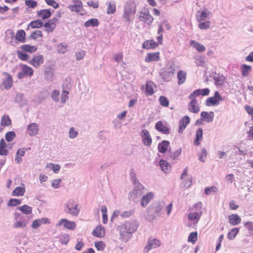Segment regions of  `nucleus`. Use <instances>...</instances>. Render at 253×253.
I'll return each instance as SVG.
<instances>
[{"label":"nucleus","mask_w":253,"mask_h":253,"mask_svg":"<svg viewBox=\"0 0 253 253\" xmlns=\"http://www.w3.org/2000/svg\"><path fill=\"white\" fill-rule=\"evenodd\" d=\"M139 225L137 220L132 219L119 226L117 230L119 231L120 238L123 241L127 242L131 238V234L137 230Z\"/></svg>","instance_id":"obj_1"},{"label":"nucleus","mask_w":253,"mask_h":253,"mask_svg":"<svg viewBox=\"0 0 253 253\" xmlns=\"http://www.w3.org/2000/svg\"><path fill=\"white\" fill-rule=\"evenodd\" d=\"M37 2L34 0H26L25 4L30 8H34L37 5Z\"/></svg>","instance_id":"obj_54"},{"label":"nucleus","mask_w":253,"mask_h":253,"mask_svg":"<svg viewBox=\"0 0 253 253\" xmlns=\"http://www.w3.org/2000/svg\"><path fill=\"white\" fill-rule=\"evenodd\" d=\"M154 84L151 81H147L145 84V94L147 96L152 95L154 93Z\"/></svg>","instance_id":"obj_20"},{"label":"nucleus","mask_w":253,"mask_h":253,"mask_svg":"<svg viewBox=\"0 0 253 253\" xmlns=\"http://www.w3.org/2000/svg\"><path fill=\"white\" fill-rule=\"evenodd\" d=\"M61 243L62 244L66 245L68 243L70 237L68 234H64L61 237Z\"/></svg>","instance_id":"obj_61"},{"label":"nucleus","mask_w":253,"mask_h":253,"mask_svg":"<svg viewBox=\"0 0 253 253\" xmlns=\"http://www.w3.org/2000/svg\"><path fill=\"white\" fill-rule=\"evenodd\" d=\"M134 213V210L131 209L128 211H124L120 213V216L123 218H128Z\"/></svg>","instance_id":"obj_47"},{"label":"nucleus","mask_w":253,"mask_h":253,"mask_svg":"<svg viewBox=\"0 0 253 253\" xmlns=\"http://www.w3.org/2000/svg\"><path fill=\"white\" fill-rule=\"evenodd\" d=\"M59 91L54 90L51 95V98L54 101H58L59 100Z\"/></svg>","instance_id":"obj_64"},{"label":"nucleus","mask_w":253,"mask_h":253,"mask_svg":"<svg viewBox=\"0 0 253 253\" xmlns=\"http://www.w3.org/2000/svg\"><path fill=\"white\" fill-rule=\"evenodd\" d=\"M107 3L108 4V5L107 9V13L108 14H114L116 10L115 2L114 1H111Z\"/></svg>","instance_id":"obj_38"},{"label":"nucleus","mask_w":253,"mask_h":253,"mask_svg":"<svg viewBox=\"0 0 253 253\" xmlns=\"http://www.w3.org/2000/svg\"><path fill=\"white\" fill-rule=\"evenodd\" d=\"M214 116V114L212 111L210 112L203 111L201 113V117L204 119V121L207 123L212 122L213 120Z\"/></svg>","instance_id":"obj_16"},{"label":"nucleus","mask_w":253,"mask_h":253,"mask_svg":"<svg viewBox=\"0 0 253 253\" xmlns=\"http://www.w3.org/2000/svg\"><path fill=\"white\" fill-rule=\"evenodd\" d=\"M136 12V5L133 1L129 0L126 3L124 7L123 18L126 22L130 21V15L135 14Z\"/></svg>","instance_id":"obj_2"},{"label":"nucleus","mask_w":253,"mask_h":253,"mask_svg":"<svg viewBox=\"0 0 253 253\" xmlns=\"http://www.w3.org/2000/svg\"><path fill=\"white\" fill-rule=\"evenodd\" d=\"M203 129L202 128H199L196 132V137L194 140V144L195 145H199L200 144V142L203 138Z\"/></svg>","instance_id":"obj_30"},{"label":"nucleus","mask_w":253,"mask_h":253,"mask_svg":"<svg viewBox=\"0 0 253 253\" xmlns=\"http://www.w3.org/2000/svg\"><path fill=\"white\" fill-rule=\"evenodd\" d=\"M177 79L178 84H183L186 79V73L184 71H179L177 73Z\"/></svg>","instance_id":"obj_32"},{"label":"nucleus","mask_w":253,"mask_h":253,"mask_svg":"<svg viewBox=\"0 0 253 253\" xmlns=\"http://www.w3.org/2000/svg\"><path fill=\"white\" fill-rule=\"evenodd\" d=\"M198 12L200 13V14L197 16L198 20H204L207 17V13L205 10H203L201 12L199 11Z\"/></svg>","instance_id":"obj_58"},{"label":"nucleus","mask_w":253,"mask_h":253,"mask_svg":"<svg viewBox=\"0 0 253 253\" xmlns=\"http://www.w3.org/2000/svg\"><path fill=\"white\" fill-rule=\"evenodd\" d=\"M63 223L64 227L68 229L73 230L76 228V223L75 222L69 221L65 218L60 219L57 223V225L60 226Z\"/></svg>","instance_id":"obj_11"},{"label":"nucleus","mask_w":253,"mask_h":253,"mask_svg":"<svg viewBox=\"0 0 253 253\" xmlns=\"http://www.w3.org/2000/svg\"><path fill=\"white\" fill-rule=\"evenodd\" d=\"M223 100L218 91L214 92V96L209 97L206 101V105L207 106H216L219 104L220 102Z\"/></svg>","instance_id":"obj_6"},{"label":"nucleus","mask_w":253,"mask_h":253,"mask_svg":"<svg viewBox=\"0 0 253 253\" xmlns=\"http://www.w3.org/2000/svg\"><path fill=\"white\" fill-rule=\"evenodd\" d=\"M39 129V126L37 123H31L27 126L28 134L31 136L37 135L38 133Z\"/></svg>","instance_id":"obj_13"},{"label":"nucleus","mask_w":253,"mask_h":253,"mask_svg":"<svg viewBox=\"0 0 253 253\" xmlns=\"http://www.w3.org/2000/svg\"><path fill=\"white\" fill-rule=\"evenodd\" d=\"M169 144V142L167 140H163L161 142L159 143L158 146L159 152L163 154L165 153L168 150Z\"/></svg>","instance_id":"obj_21"},{"label":"nucleus","mask_w":253,"mask_h":253,"mask_svg":"<svg viewBox=\"0 0 253 253\" xmlns=\"http://www.w3.org/2000/svg\"><path fill=\"white\" fill-rule=\"evenodd\" d=\"M28 224V221L26 219H22L21 220H17L13 224V227L15 228H24Z\"/></svg>","instance_id":"obj_37"},{"label":"nucleus","mask_w":253,"mask_h":253,"mask_svg":"<svg viewBox=\"0 0 253 253\" xmlns=\"http://www.w3.org/2000/svg\"><path fill=\"white\" fill-rule=\"evenodd\" d=\"M7 75L6 78L3 81V85L5 89H10L13 85V80L11 75L8 73H6Z\"/></svg>","instance_id":"obj_23"},{"label":"nucleus","mask_w":253,"mask_h":253,"mask_svg":"<svg viewBox=\"0 0 253 253\" xmlns=\"http://www.w3.org/2000/svg\"><path fill=\"white\" fill-rule=\"evenodd\" d=\"M210 22L207 21L204 22H201L199 24V28L201 29H208L210 27Z\"/></svg>","instance_id":"obj_55"},{"label":"nucleus","mask_w":253,"mask_h":253,"mask_svg":"<svg viewBox=\"0 0 253 253\" xmlns=\"http://www.w3.org/2000/svg\"><path fill=\"white\" fill-rule=\"evenodd\" d=\"M134 186V189L130 192L129 194L133 200L142 194L141 190L143 188V185L138 181L133 182Z\"/></svg>","instance_id":"obj_7"},{"label":"nucleus","mask_w":253,"mask_h":253,"mask_svg":"<svg viewBox=\"0 0 253 253\" xmlns=\"http://www.w3.org/2000/svg\"><path fill=\"white\" fill-rule=\"evenodd\" d=\"M129 175L132 182L138 181L137 179L135 171L133 169H130Z\"/></svg>","instance_id":"obj_62"},{"label":"nucleus","mask_w":253,"mask_h":253,"mask_svg":"<svg viewBox=\"0 0 253 253\" xmlns=\"http://www.w3.org/2000/svg\"><path fill=\"white\" fill-rule=\"evenodd\" d=\"M190 119L189 116H185L179 122V126L185 128L190 123Z\"/></svg>","instance_id":"obj_39"},{"label":"nucleus","mask_w":253,"mask_h":253,"mask_svg":"<svg viewBox=\"0 0 253 253\" xmlns=\"http://www.w3.org/2000/svg\"><path fill=\"white\" fill-rule=\"evenodd\" d=\"M153 198L154 194L152 192H149L143 196L141 201V206L145 207L148 205L150 201Z\"/></svg>","instance_id":"obj_18"},{"label":"nucleus","mask_w":253,"mask_h":253,"mask_svg":"<svg viewBox=\"0 0 253 253\" xmlns=\"http://www.w3.org/2000/svg\"><path fill=\"white\" fill-rule=\"evenodd\" d=\"M139 19L148 25H150L152 23L154 19L148 10L145 12H140Z\"/></svg>","instance_id":"obj_9"},{"label":"nucleus","mask_w":253,"mask_h":253,"mask_svg":"<svg viewBox=\"0 0 253 253\" xmlns=\"http://www.w3.org/2000/svg\"><path fill=\"white\" fill-rule=\"evenodd\" d=\"M190 45L192 47L195 48V49L198 51L200 52H204L206 50V48L203 44H202L195 41H191L190 42Z\"/></svg>","instance_id":"obj_31"},{"label":"nucleus","mask_w":253,"mask_h":253,"mask_svg":"<svg viewBox=\"0 0 253 253\" xmlns=\"http://www.w3.org/2000/svg\"><path fill=\"white\" fill-rule=\"evenodd\" d=\"M22 69L27 76H31L33 75L34 72L32 68L26 65H23Z\"/></svg>","instance_id":"obj_44"},{"label":"nucleus","mask_w":253,"mask_h":253,"mask_svg":"<svg viewBox=\"0 0 253 253\" xmlns=\"http://www.w3.org/2000/svg\"><path fill=\"white\" fill-rule=\"evenodd\" d=\"M21 203V200L19 199H11L7 203V205L9 207H14L20 205Z\"/></svg>","instance_id":"obj_51"},{"label":"nucleus","mask_w":253,"mask_h":253,"mask_svg":"<svg viewBox=\"0 0 253 253\" xmlns=\"http://www.w3.org/2000/svg\"><path fill=\"white\" fill-rule=\"evenodd\" d=\"M68 8L72 11L79 12L83 9V6H80L77 4H70L68 6Z\"/></svg>","instance_id":"obj_46"},{"label":"nucleus","mask_w":253,"mask_h":253,"mask_svg":"<svg viewBox=\"0 0 253 253\" xmlns=\"http://www.w3.org/2000/svg\"><path fill=\"white\" fill-rule=\"evenodd\" d=\"M159 101L162 106L164 107L169 106V101L166 97L163 95L159 97Z\"/></svg>","instance_id":"obj_49"},{"label":"nucleus","mask_w":253,"mask_h":253,"mask_svg":"<svg viewBox=\"0 0 253 253\" xmlns=\"http://www.w3.org/2000/svg\"><path fill=\"white\" fill-rule=\"evenodd\" d=\"M198 101L196 99H193L188 104V110L193 113H198L200 111V108L197 105Z\"/></svg>","instance_id":"obj_15"},{"label":"nucleus","mask_w":253,"mask_h":253,"mask_svg":"<svg viewBox=\"0 0 253 253\" xmlns=\"http://www.w3.org/2000/svg\"><path fill=\"white\" fill-rule=\"evenodd\" d=\"M198 233L197 232H191L188 237V241L194 243L197 240Z\"/></svg>","instance_id":"obj_50"},{"label":"nucleus","mask_w":253,"mask_h":253,"mask_svg":"<svg viewBox=\"0 0 253 253\" xmlns=\"http://www.w3.org/2000/svg\"><path fill=\"white\" fill-rule=\"evenodd\" d=\"M46 3L50 6H53L54 8H57L59 6V4L54 0H44Z\"/></svg>","instance_id":"obj_59"},{"label":"nucleus","mask_w":253,"mask_h":253,"mask_svg":"<svg viewBox=\"0 0 253 253\" xmlns=\"http://www.w3.org/2000/svg\"><path fill=\"white\" fill-rule=\"evenodd\" d=\"M51 22V20H48L47 22L43 24V26L46 28L45 31L48 33L52 32L56 27V24Z\"/></svg>","instance_id":"obj_36"},{"label":"nucleus","mask_w":253,"mask_h":253,"mask_svg":"<svg viewBox=\"0 0 253 253\" xmlns=\"http://www.w3.org/2000/svg\"><path fill=\"white\" fill-rule=\"evenodd\" d=\"M99 24V22L97 19L96 18H91L88 20L86 21L84 24V26L85 27H89L90 26L92 27H96L98 26Z\"/></svg>","instance_id":"obj_34"},{"label":"nucleus","mask_w":253,"mask_h":253,"mask_svg":"<svg viewBox=\"0 0 253 253\" xmlns=\"http://www.w3.org/2000/svg\"><path fill=\"white\" fill-rule=\"evenodd\" d=\"M38 15L41 16L42 19H46L50 18L52 15V12L50 9H42L37 12Z\"/></svg>","instance_id":"obj_27"},{"label":"nucleus","mask_w":253,"mask_h":253,"mask_svg":"<svg viewBox=\"0 0 253 253\" xmlns=\"http://www.w3.org/2000/svg\"><path fill=\"white\" fill-rule=\"evenodd\" d=\"M251 66L246 65L245 64H242L241 66L242 74L243 76H247L249 75V73L251 70Z\"/></svg>","instance_id":"obj_42"},{"label":"nucleus","mask_w":253,"mask_h":253,"mask_svg":"<svg viewBox=\"0 0 253 253\" xmlns=\"http://www.w3.org/2000/svg\"><path fill=\"white\" fill-rule=\"evenodd\" d=\"M158 46V44L153 40L145 41L142 44V48L154 49Z\"/></svg>","instance_id":"obj_26"},{"label":"nucleus","mask_w":253,"mask_h":253,"mask_svg":"<svg viewBox=\"0 0 253 253\" xmlns=\"http://www.w3.org/2000/svg\"><path fill=\"white\" fill-rule=\"evenodd\" d=\"M175 71V66L167 64L166 67L161 69L160 75L165 81H169V78L172 76Z\"/></svg>","instance_id":"obj_5"},{"label":"nucleus","mask_w":253,"mask_h":253,"mask_svg":"<svg viewBox=\"0 0 253 253\" xmlns=\"http://www.w3.org/2000/svg\"><path fill=\"white\" fill-rule=\"evenodd\" d=\"M239 231V228H234L231 229L230 231L228 233L227 237L229 240L234 239L237 234L238 233Z\"/></svg>","instance_id":"obj_43"},{"label":"nucleus","mask_w":253,"mask_h":253,"mask_svg":"<svg viewBox=\"0 0 253 253\" xmlns=\"http://www.w3.org/2000/svg\"><path fill=\"white\" fill-rule=\"evenodd\" d=\"M182 152V148L180 147L178 149L174 152V153L170 156L172 160H176Z\"/></svg>","instance_id":"obj_57"},{"label":"nucleus","mask_w":253,"mask_h":253,"mask_svg":"<svg viewBox=\"0 0 253 253\" xmlns=\"http://www.w3.org/2000/svg\"><path fill=\"white\" fill-rule=\"evenodd\" d=\"M162 170L165 173H168L170 170V165L165 160L161 159L159 161Z\"/></svg>","instance_id":"obj_29"},{"label":"nucleus","mask_w":253,"mask_h":253,"mask_svg":"<svg viewBox=\"0 0 253 253\" xmlns=\"http://www.w3.org/2000/svg\"><path fill=\"white\" fill-rule=\"evenodd\" d=\"M11 121L8 116L3 115L1 119L0 125L3 126H7L11 125Z\"/></svg>","instance_id":"obj_41"},{"label":"nucleus","mask_w":253,"mask_h":253,"mask_svg":"<svg viewBox=\"0 0 253 253\" xmlns=\"http://www.w3.org/2000/svg\"><path fill=\"white\" fill-rule=\"evenodd\" d=\"M16 136V133L14 131L7 132L5 134V138L8 142L12 141Z\"/></svg>","instance_id":"obj_45"},{"label":"nucleus","mask_w":253,"mask_h":253,"mask_svg":"<svg viewBox=\"0 0 253 253\" xmlns=\"http://www.w3.org/2000/svg\"><path fill=\"white\" fill-rule=\"evenodd\" d=\"M141 136L143 144L146 146H150L152 144V138L149 132L146 129L142 130Z\"/></svg>","instance_id":"obj_10"},{"label":"nucleus","mask_w":253,"mask_h":253,"mask_svg":"<svg viewBox=\"0 0 253 253\" xmlns=\"http://www.w3.org/2000/svg\"><path fill=\"white\" fill-rule=\"evenodd\" d=\"M160 244V242L158 240L156 239H153L152 240L150 239L148 241V245H146L144 248V251L148 252L152 249L158 247Z\"/></svg>","instance_id":"obj_14"},{"label":"nucleus","mask_w":253,"mask_h":253,"mask_svg":"<svg viewBox=\"0 0 253 253\" xmlns=\"http://www.w3.org/2000/svg\"><path fill=\"white\" fill-rule=\"evenodd\" d=\"M155 127L158 131L161 132L163 134H169L170 133L169 128L167 126H165L161 121H158L156 123Z\"/></svg>","instance_id":"obj_12"},{"label":"nucleus","mask_w":253,"mask_h":253,"mask_svg":"<svg viewBox=\"0 0 253 253\" xmlns=\"http://www.w3.org/2000/svg\"><path fill=\"white\" fill-rule=\"evenodd\" d=\"M5 40L7 41L8 36H10L11 40L14 37V32L10 29L7 30L5 32ZM26 33L24 30H20L17 31L15 36V39L19 42L24 43L26 42Z\"/></svg>","instance_id":"obj_3"},{"label":"nucleus","mask_w":253,"mask_h":253,"mask_svg":"<svg viewBox=\"0 0 253 253\" xmlns=\"http://www.w3.org/2000/svg\"><path fill=\"white\" fill-rule=\"evenodd\" d=\"M202 214V211L191 212L188 214V218L190 221H195L196 223H198Z\"/></svg>","instance_id":"obj_24"},{"label":"nucleus","mask_w":253,"mask_h":253,"mask_svg":"<svg viewBox=\"0 0 253 253\" xmlns=\"http://www.w3.org/2000/svg\"><path fill=\"white\" fill-rule=\"evenodd\" d=\"M207 155V151L206 149L205 148H203L201 150L200 154H199V160L202 162H204L205 161V158H206Z\"/></svg>","instance_id":"obj_52"},{"label":"nucleus","mask_w":253,"mask_h":253,"mask_svg":"<svg viewBox=\"0 0 253 253\" xmlns=\"http://www.w3.org/2000/svg\"><path fill=\"white\" fill-rule=\"evenodd\" d=\"M20 48L24 52H27L30 53H33L36 51L37 47L34 45L30 44L22 45Z\"/></svg>","instance_id":"obj_28"},{"label":"nucleus","mask_w":253,"mask_h":253,"mask_svg":"<svg viewBox=\"0 0 253 253\" xmlns=\"http://www.w3.org/2000/svg\"><path fill=\"white\" fill-rule=\"evenodd\" d=\"M85 52L83 50H81L80 51L76 53V59L77 60H80L82 59L85 56Z\"/></svg>","instance_id":"obj_60"},{"label":"nucleus","mask_w":253,"mask_h":253,"mask_svg":"<svg viewBox=\"0 0 253 253\" xmlns=\"http://www.w3.org/2000/svg\"><path fill=\"white\" fill-rule=\"evenodd\" d=\"M42 37V34L41 31L37 30L33 32L30 36V39L32 40H36L38 37Z\"/></svg>","instance_id":"obj_48"},{"label":"nucleus","mask_w":253,"mask_h":253,"mask_svg":"<svg viewBox=\"0 0 253 253\" xmlns=\"http://www.w3.org/2000/svg\"><path fill=\"white\" fill-rule=\"evenodd\" d=\"M229 223L233 225H237L241 221V217L237 214H232L228 216Z\"/></svg>","instance_id":"obj_22"},{"label":"nucleus","mask_w":253,"mask_h":253,"mask_svg":"<svg viewBox=\"0 0 253 253\" xmlns=\"http://www.w3.org/2000/svg\"><path fill=\"white\" fill-rule=\"evenodd\" d=\"M16 53L18 57L21 60L27 61L30 58V55L27 53H25L24 51H22L21 50H17Z\"/></svg>","instance_id":"obj_40"},{"label":"nucleus","mask_w":253,"mask_h":253,"mask_svg":"<svg viewBox=\"0 0 253 253\" xmlns=\"http://www.w3.org/2000/svg\"><path fill=\"white\" fill-rule=\"evenodd\" d=\"M61 181V179L60 178L53 180L52 182V186L55 189L58 188L60 186V183Z\"/></svg>","instance_id":"obj_63"},{"label":"nucleus","mask_w":253,"mask_h":253,"mask_svg":"<svg viewBox=\"0 0 253 253\" xmlns=\"http://www.w3.org/2000/svg\"><path fill=\"white\" fill-rule=\"evenodd\" d=\"M16 210H19L22 212L23 213L25 214H29L32 213V208L29 207L27 205H24L22 206L18 207L16 208Z\"/></svg>","instance_id":"obj_33"},{"label":"nucleus","mask_w":253,"mask_h":253,"mask_svg":"<svg viewBox=\"0 0 253 253\" xmlns=\"http://www.w3.org/2000/svg\"><path fill=\"white\" fill-rule=\"evenodd\" d=\"M43 26V23L40 19H37L32 21L28 25L27 28L26 29V30H28L30 27L33 29L40 28Z\"/></svg>","instance_id":"obj_25"},{"label":"nucleus","mask_w":253,"mask_h":253,"mask_svg":"<svg viewBox=\"0 0 253 253\" xmlns=\"http://www.w3.org/2000/svg\"><path fill=\"white\" fill-rule=\"evenodd\" d=\"M25 192V188L23 187L17 186L12 191V195L16 196H21L24 195Z\"/></svg>","instance_id":"obj_35"},{"label":"nucleus","mask_w":253,"mask_h":253,"mask_svg":"<svg viewBox=\"0 0 253 253\" xmlns=\"http://www.w3.org/2000/svg\"><path fill=\"white\" fill-rule=\"evenodd\" d=\"M92 234L93 236L101 238L104 236V234L103 233H101L100 231H99V229L98 226H97L93 231L92 232Z\"/></svg>","instance_id":"obj_53"},{"label":"nucleus","mask_w":253,"mask_h":253,"mask_svg":"<svg viewBox=\"0 0 253 253\" xmlns=\"http://www.w3.org/2000/svg\"><path fill=\"white\" fill-rule=\"evenodd\" d=\"M94 245L98 251H103L105 247V245L102 241L96 242H95Z\"/></svg>","instance_id":"obj_56"},{"label":"nucleus","mask_w":253,"mask_h":253,"mask_svg":"<svg viewBox=\"0 0 253 253\" xmlns=\"http://www.w3.org/2000/svg\"><path fill=\"white\" fill-rule=\"evenodd\" d=\"M160 59L159 52L148 53L145 57V61L146 62H151L152 61H157Z\"/></svg>","instance_id":"obj_17"},{"label":"nucleus","mask_w":253,"mask_h":253,"mask_svg":"<svg viewBox=\"0 0 253 253\" xmlns=\"http://www.w3.org/2000/svg\"><path fill=\"white\" fill-rule=\"evenodd\" d=\"M14 101L19 104L20 106H23L27 103V100L25 98L24 95L21 93H17L16 94Z\"/></svg>","instance_id":"obj_19"},{"label":"nucleus","mask_w":253,"mask_h":253,"mask_svg":"<svg viewBox=\"0 0 253 253\" xmlns=\"http://www.w3.org/2000/svg\"><path fill=\"white\" fill-rule=\"evenodd\" d=\"M77 207L78 205L75 202L74 200L70 199L65 204L64 210L67 213L77 216L80 212V210Z\"/></svg>","instance_id":"obj_4"},{"label":"nucleus","mask_w":253,"mask_h":253,"mask_svg":"<svg viewBox=\"0 0 253 253\" xmlns=\"http://www.w3.org/2000/svg\"><path fill=\"white\" fill-rule=\"evenodd\" d=\"M44 62V58L42 55L35 54L32 59L29 61V63L34 67L38 68L41 64Z\"/></svg>","instance_id":"obj_8"}]
</instances>
